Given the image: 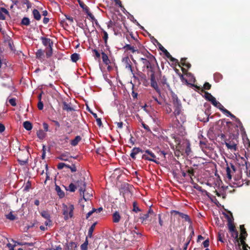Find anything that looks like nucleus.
<instances>
[{"label": "nucleus", "instance_id": "obj_1", "mask_svg": "<svg viewBox=\"0 0 250 250\" xmlns=\"http://www.w3.org/2000/svg\"><path fill=\"white\" fill-rule=\"evenodd\" d=\"M72 182L69 184L68 188H66V189L73 192L78 188L80 195H82V191H85L86 188L85 178L83 176L81 172H78L72 176Z\"/></svg>", "mask_w": 250, "mask_h": 250}, {"label": "nucleus", "instance_id": "obj_2", "mask_svg": "<svg viewBox=\"0 0 250 250\" xmlns=\"http://www.w3.org/2000/svg\"><path fill=\"white\" fill-rule=\"evenodd\" d=\"M221 138L224 140L225 144L228 149L233 151L237 150L238 136L236 134L229 133L228 138H226V135L224 134H222Z\"/></svg>", "mask_w": 250, "mask_h": 250}, {"label": "nucleus", "instance_id": "obj_3", "mask_svg": "<svg viewBox=\"0 0 250 250\" xmlns=\"http://www.w3.org/2000/svg\"><path fill=\"white\" fill-rule=\"evenodd\" d=\"M157 67L159 69V65L157 62L153 63L148 67L149 71L151 73L150 76V85L153 87L156 91L159 94L161 95V90L158 86L157 82L156 81V74H155V69Z\"/></svg>", "mask_w": 250, "mask_h": 250}, {"label": "nucleus", "instance_id": "obj_4", "mask_svg": "<svg viewBox=\"0 0 250 250\" xmlns=\"http://www.w3.org/2000/svg\"><path fill=\"white\" fill-rule=\"evenodd\" d=\"M129 215H127V217L124 223L125 231H127V229H128V230L130 231V234L132 235V236H131V238H130V241H137V239L141 238L142 236V231L139 230L136 226L134 227V229L133 230H130V229H129V226L130 225V224L129 223Z\"/></svg>", "mask_w": 250, "mask_h": 250}, {"label": "nucleus", "instance_id": "obj_5", "mask_svg": "<svg viewBox=\"0 0 250 250\" xmlns=\"http://www.w3.org/2000/svg\"><path fill=\"white\" fill-rule=\"evenodd\" d=\"M143 54L145 58H141L139 60L142 62L146 68H148V67L151 64L156 62V59L155 57L148 51H146Z\"/></svg>", "mask_w": 250, "mask_h": 250}, {"label": "nucleus", "instance_id": "obj_6", "mask_svg": "<svg viewBox=\"0 0 250 250\" xmlns=\"http://www.w3.org/2000/svg\"><path fill=\"white\" fill-rule=\"evenodd\" d=\"M62 208V214L64 215V220H67L72 218L73 216L74 206L73 205L67 206L63 204Z\"/></svg>", "mask_w": 250, "mask_h": 250}, {"label": "nucleus", "instance_id": "obj_7", "mask_svg": "<svg viewBox=\"0 0 250 250\" xmlns=\"http://www.w3.org/2000/svg\"><path fill=\"white\" fill-rule=\"evenodd\" d=\"M171 124L172 127L176 129H182V124L186 121L185 116L181 115L180 117H175Z\"/></svg>", "mask_w": 250, "mask_h": 250}, {"label": "nucleus", "instance_id": "obj_8", "mask_svg": "<svg viewBox=\"0 0 250 250\" xmlns=\"http://www.w3.org/2000/svg\"><path fill=\"white\" fill-rule=\"evenodd\" d=\"M142 158L146 160L153 162L157 164L159 163L158 161L155 159L156 156L154 153L148 149L144 150V154L142 156Z\"/></svg>", "mask_w": 250, "mask_h": 250}, {"label": "nucleus", "instance_id": "obj_9", "mask_svg": "<svg viewBox=\"0 0 250 250\" xmlns=\"http://www.w3.org/2000/svg\"><path fill=\"white\" fill-rule=\"evenodd\" d=\"M173 105L174 108V114L175 117H180L181 116L182 105L179 100L177 98L173 100Z\"/></svg>", "mask_w": 250, "mask_h": 250}, {"label": "nucleus", "instance_id": "obj_10", "mask_svg": "<svg viewBox=\"0 0 250 250\" xmlns=\"http://www.w3.org/2000/svg\"><path fill=\"white\" fill-rule=\"evenodd\" d=\"M81 8L83 9V12L87 15L91 21H95V23H97V20L95 19L93 14H92V13L90 12L89 7L85 4H84Z\"/></svg>", "mask_w": 250, "mask_h": 250}, {"label": "nucleus", "instance_id": "obj_11", "mask_svg": "<svg viewBox=\"0 0 250 250\" xmlns=\"http://www.w3.org/2000/svg\"><path fill=\"white\" fill-rule=\"evenodd\" d=\"M204 92L205 99L210 102L214 106L216 105L218 101H216V99L208 92L204 91Z\"/></svg>", "mask_w": 250, "mask_h": 250}, {"label": "nucleus", "instance_id": "obj_12", "mask_svg": "<svg viewBox=\"0 0 250 250\" xmlns=\"http://www.w3.org/2000/svg\"><path fill=\"white\" fill-rule=\"evenodd\" d=\"M226 217L228 220V226L229 232L234 231L235 226L233 223V218H231L229 215L226 214Z\"/></svg>", "mask_w": 250, "mask_h": 250}, {"label": "nucleus", "instance_id": "obj_13", "mask_svg": "<svg viewBox=\"0 0 250 250\" xmlns=\"http://www.w3.org/2000/svg\"><path fill=\"white\" fill-rule=\"evenodd\" d=\"M40 39L42 41V44L45 46H48V47L51 48L53 47V42L49 38H47L44 37H41Z\"/></svg>", "mask_w": 250, "mask_h": 250}, {"label": "nucleus", "instance_id": "obj_14", "mask_svg": "<svg viewBox=\"0 0 250 250\" xmlns=\"http://www.w3.org/2000/svg\"><path fill=\"white\" fill-rule=\"evenodd\" d=\"M123 62L125 63V68L128 69L130 72L133 73L131 63L129 58L128 57L124 58L123 59Z\"/></svg>", "mask_w": 250, "mask_h": 250}, {"label": "nucleus", "instance_id": "obj_15", "mask_svg": "<svg viewBox=\"0 0 250 250\" xmlns=\"http://www.w3.org/2000/svg\"><path fill=\"white\" fill-rule=\"evenodd\" d=\"M121 216L118 211H115L112 214V221L114 223H119L121 220Z\"/></svg>", "mask_w": 250, "mask_h": 250}, {"label": "nucleus", "instance_id": "obj_16", "mask_svg": "<svg viewBox=\"0 0 250 250\" xmlns=\"http://www.w3.org/2000/svg\"><path fill=\"white\" fill-rule=\"evenodd\" d=\"M139 152H141L142 153H144V150L140 148L139 147H134L133 148L130 153V157L134 160L136 159V155L138 154Z\"/></svg>", "mask_w": 250, "mask_h": 250}, {"label": "nucleus", "instance_id": "obj_17", "mask_svg": "<svg viewBox=\"0 0 250 250\" xmlns=\"http://www.w3.org/2000/svg\"><path fill=\"white\" fill-rule=\"evenodd\" d=\"M77 245L75 242H70L65 245V250H77Z\"/></svg>", "mask_w": 250, "mask_h": 250}, {"label": "nucleus", "instance_id": "obj_18", "mask_svg": "<svg viewBox=\"0 0 250 250\" xmlns=\"http://www.w3.org/2000/svg\"><path fill=\"white\" fill-rule=\"evenodd\" d=\"M72 157L69 155L68 152H65L61 154L59 156L57 157V159L64 161H69V159Z\"/></svg>", "mask_w": 250, "mask_h": 250}, {"label": "nucleus", "instance_id": "obj_19", "mask_svg": "<svg viewBox=\"0 0 250 250\" xmlns=\"http://www.w3.org/2000/svg\"><path fill=\"white\" fill-rule=\"evenodd\" d=\"M172 212L174 213L175 214H178L179 215V216L185 219V221H187V222H191V220L188 216V215L187 214H184L183 213H182V212H180L178 211H176V210H173L172 211Z\"/></svg>", "mask_w": 250, "mask_h": 250}, {"label": "nucleus", "instance_id": "obj_20", "mask_svg": "<svg viewBox=\"0 0 250 250\" xmlns=\"http://www.w3.org/2000/svg\"><path fill=\"white\" fill-rule=\"evenodd\" d=\"M4 14L9 16V12L5 8L0 7V20H5V17L4 15Z\"/></svg>", "mask_w": 250, "mask_h": 250}, {"label": "nucleus", "instance_id": "obj_21", "mask_svg": "<svg viewBox=\"0 0 250 250\" xmlns=\"http://www.w3.org/2000/svg\"><path fill=\"white\" fill-rule=\"evenodd\" d=\"M159 72L160 78H157L158 81H159V83L160 84H162L163 85L166 84L167 86H168L169 85H168V84L167 83V78H166V77L165 76H163L161 78V71H159Z\"/></svg>", "mask_w": 250, "mask_h": 250}, {"label": "nucleus", "instance_id": "obj_22", "mask_svg": "<svg viewBox=\"0 0 250 250\" xmlns=\"http://www.w3.org/2000/svg\"><path fill=\"white\" fill-rule=\"evenodd\" d=\"M62 109L67 112L72 111L74 110L73 107H71L70 104H67L66 102H62Z\"/></svg>", "mask_w": 250, "mask_h": 250}, {"label": "nucleus", "instance_id": "obj_23", "mask_svg": "<svg viewBox=\"0 0 250 250\" xmlns=\"http://www.w3.org/2000/svg\"><path fill=\"white\" fill-rule=\"evenodd\" d=\"M126 51L130 50L133 53L138 52H139L138 49L134 46H132L130 44H126L123 47Z\"/></svg>", "mask_w": 250, "mask_h": 250}, {"label": "nucleus", "instance_id": "obj_24", "mask_svg": "<svg viewBox=\"0 0 250 250\" xmlns=\"http://www.w3.org/2000/svg\"><path fill=\"white\" fill-rule=\"evenodd\" d=\"M200 146L204 152H206V149L208 147V141L206 138L200 141Z\"/></svg>", "mask_w": 250, "mask_h": 250}, {"label": "nucleus", "instance_id": "obj_25", "mask_svg": "<svg viewBox=\"0 0 250 250\" xmlns=\"http://www.w3.org/2000/svg\"><path fill=\"white\" fill-rule=\"evenodd\" d=\"M55 190L60 198H62L64 197V192L61 189V188L57 185H55Z\"/></svg>", "mask_w": 250, "mask_h": 250}, {"label": "nucleus", "instance_id": "obj_26", "mask_svg": "<svg viewBox=\"0 0 250 250\" xmlns=\"http://www.w3.org/2000/svg\"><path fill=\"white\" fill-rule=\"evenodd\" d=\"M102 58L103 62L106 65H108L110 63V61L108 59V56L104 52H102Z\"/></svg>", "mask_w": 250, "mask_h": 250}, {"label": "nucleus", "instance_id": "obj_27", "mask_svg": "<svg viewBox=\"0 0 250 250\" xmlns=\"http://www.w3.org/2000/svg\"><path fill=\"white\" fill-rule=\"evenodd\" d=\"M86 192V190L82 191V195H80L81 196H83V199H84L85 201H87L90 199V198L92 196V193H88V192L86 193H85ZM91 192H92V191H91Z\"/></svg>", "mask_w": 250, "mask_h": 250}, {"label": "nucleus", "instance_id": "obj_28", "mask_svg": "<svg viewBox=\"0 0 250 250\" xmlns=\"http://www.w3.org/2000/svg\"><path fill=\"white\" fill-rule=\"evenodd\" d=\"M82 140V138L80 136H77L74 139L72 140L70 142V144L72 146H76L78 143L80 142V141Z\"/></svg>", "mask_w": 250, "mask_h": 250}, {"label": "nucleus", "instance_id": "obj_29", "mask_svg": "<svg viewBox=\"0 0 250 250\" xmlns=\"http://www.w3.org/2000/svg\"><path fill=\"white\" fill-rule=\"evenodd\" d=\"M32 13L33 15L34 18L37 21H40L41 19V15L37 9H34Z\"/></svg>", "mask_w": 250, "mask_h": 250}, {"label": "nucleus", "instance_id": "obj_30", "mask_svg": "<svg viewBox=\"0 0 250 250\" xmlns=\"http://www.w3.org/2000/svg\"><path fill=\"white\" fill-rule=\"evenodd\" d=\"M23 126L28 131L31 130L33 127L31 123L29 121H25L23 122Z\"/></svg>", "mask_w": 250, "mask_h": 250}, {"label": "nucleus", "instance_id": "obj_31", "mask_svg": "<svg viewBox=\"0 0 250 250\" xmlns=\"http://www.w3.org/2000/svg\"><path fill=\"white\" fill-rule=\"evenodd\" d=\"M149 215L146 213V214H140L139 218L142 224H146V221L148 218Z\"/></svg>", "mask_w": 250, "mask_h": 250}, {"label": "nucleus", "instance_id": "obj_32", "mask_svg": "<svg viewBox=\"0 0 250 250\" xmlns=\"http://www.w3.org/2000/svg\"><path fill=\"white\" fill-rule=\"evenodd\" d=\"M227 167H226V172H227V177L230 180L232 178V171L230 169V167L228 164H227Z\"/></svg>", "mask_w": 250, "mask_h": 250}, {"label": "nucleus", "instance_id": "obj_33", "mask_svg": "<svg viewBox=\"0 0 250 250\" xmlns=\"http://www.w3.org/2000/svg\"><path fill=\"white\" fill-rule=\"evenodd\" d=\"M231 233V236L233 237L235 240L239 243V238H238V231L236 229H234V231H231L230 232Z\"/></svg>", "mask_w": 250, "mask_h": 250}, {"label": "nucleus", "instance_id": "obj_34", "mask_svg": "<svg viewBox=\"0 0 250 250\" xmlns=\"http://www.w3.org/2000/svg\"><path fill=\"white\" fill-rule=\"evenodd\" d=\"M180 62L183 66L186 67L187 68H189L191 66L189 62H187V58H182Z\"/></svg>", "mask_w": 250, "mask_h": 250}, {"label": "nucleus", "instance_id": "obj_35", "mask_svg": "<svg viewBox=\"0 0 250 250\" xmlns=\"http://www.w3.org/2000/svg\"><path fill=\"white\" fill-rule=\"evenodd\" d=\"M126 186H126L125 185L123 188H122L120 189V192H121V193H123V196L124 197L125 196V194H128V193H130V191H129V188H128V185H127Z\"/></svg>", "mask_w": 250, "mask_h": 250}, {"label": "nucleus", "instance_id": "obj_36", "mask_svg": "<svg viewBox=\"0 0 250 250\" xmlns=\"http://www.w3.org/2000/svg\"><path fill=\"white\" fill-rule=\"evenodd\" d=\"M44 51L41 49H38L36 53V57L37 59H41L44 55Z\"/></svg>", "mask_w": 250, "mask_h": 250}, {"label": "nucleus", "instance_id": "obj_37", "mask_svg": "<svg viewBox=\"0 0 250 250\" xmlns=\"http://www.w3.org/2000/svg\"><path fill=\"white\" fill-rule=\"evenodd\" d=\"M37 135L40 139L42 140L45 138L46 134L42 130H39L37 132Z\"/></svg>", "mask_w": 250, "mask_h": 250}, {"label": "nucleus", "instance_id": "obj_38", "mask_svg": "<svg viewBox=\"0 0 250 250\" xmlns=\"http://www.w3.org/2000/svg\"><path fill=\"white\" fill-rule=\"evenodd\" d=\"M133 208L132 211L135 212H138L141 211V209L138 206V203L136 201H134L133 202Z\"/></svg>", "mask_w": 250, "mask_h": 250}, {"label": "nucleus", "instance_id": "obj_39", "mask_svg": "<svg viewBox=\"0 0 250 250\" xmlns=\"http://www.w3.org/2000/svg\"><path fill=\"white\" fill-rule=\"evenodd\" d=\"M71 59L73 62H76L80 59V55L77 53H73L71 55Z\"/></svg>", "mask_w": 250, "mask_h": 250}, {"label": "nucleus", "instance_id": "obj_40", "mask_svg": "<svg viewBox=\"0 0 250 250\" xmlns=\"http://www.w3.org/2000/svg\"><path fill=\"white\" fill-rule=\"evenodd\" d=\"M96 225V223H94L91 226L89 229L88 231V236L89 237H91L92 236V233L94 231V229H95V226Z\"/></svg>", "mask_w": 250, "mask_h": 250}, {"label": "nucleus", "instance_id": "obj_41", "mask_svg": "<svg viewBox=\"0 0 250 250\" xmlns=\"http://www.w3.org/2000/svg\"><path fill=\"white\" fill-rule=\"evenodd\" d=\"M30 20L28 18L24 17L21 21V24L24 25L28 26L30 24Z\"/></svg>", "mask_w": 250, "mask_h": 250}, {"label": "nucleus", "instance_id": "obj_42", "mask_svg": "<svg viewBox=\"0 0 250 250\" xmlns=\"http://www.w3.org/2000/svg\"><path fill=\"white\" fill-rule=\"evenodd\" d=\"M88 244V241L87 237H86L85 242L81 246V250H87Z\"/></svg>", "mask_w": 250, "mask_h": 250}, {"label": "nucleus", "instance_id": "obj_43", "mask_svg": "<svg viewBox=\"0 0 250 250\" xmlns=\"http://www.w3.org/2000/svg\"><path fill=\"white\" fill-rule=\"evenodd\" d=\"M47 50L46 51V56L47 58H50L53 53V48L52 47H51V48L47 47Z\"/></svg>", "mask_w": 250, "mask_h": 250}, {"label": "nucleus", "instance_id": "obj_44", "mask_svg": "<svg viewBox=\"0 0 250 250\" xmlns=\"http://www.w3.org/2000/svg\"><path fill=\"white\" fill-rule=\"evenodd\" d=\"M159 48L161 51H162L164 53V54L166 57L167 56H168V55L170 53L161 44H160V45L159 46Z\"/></svg>", "mask_w": 250, "mask_h": 250}, {"label": "nucleus", "instance_id": "obj_45", "mask_svg": "<svg viewBox=\"0 0 250 250\" xmlns=\"http://www.w3.org/2000/svg\"><path fill=\"white\" fill-rule=\"evenodd\" d=\"M18 161L19 162V163L21 165V166H24L25 165L27 162H28V158H26L24 159H21L20 158H18Z\"/></svg>", "mask_w": 250, "mask_h": 250}, {"label": "nucleus", "instance_id": "obj_46", "mask_svg": "<svg viewBox=\"0 0 250 250\" xmlns=\"http://www.w3.org/2000/svg\"><path fill=\"white\" fill-rule=\"evenodd\" d=\"M102 32L104 34L103 39H104V44H105V45L106 46L107 42V40L108 38V35L107 33L104 30H103Z\"/></svg>", "mask_w": 250, "mask_h": 250}, {"label": "nucleus", "instance_id": "obj_47", "mask_svg": "<svg viewBox=\"0 0 250 250\" xmlns=\"http://www.w3.org/2000/svg\"><path fill=\"white\" fill-rule=\"evenodd\" d=\"M167 58L170 60L171 62H172L173 63L176 65V64L179 63L178 60L172 57V56L169 54L168 56L167 57Z\"/></svg>", "mask_w": 250, "mask_h": 250}, {"label": "nucleus", "instance_id": "obj_48", "mask_svg": "<svg viewBox=\"0 0 250 250\" xmlns=\"http://www.w3.org/2000/svg\"><path fill=\"white\" fill-rule=\"evenodd\" d=\"M41 215L42 217L46 219H48L50 218V214L46 211H42L41 212Z\"/></svg>", "mask_w": 250, "mask_h": 250}, {"label": "nucleus", "instance_id": "obj_49", "mask_svg": "<svg viewBox=\"0 0 250 250\" xmlns=\"http://www.w3.org/2000/svg\"><path fill=\"white\" fill-rule=\"evenodd\" d=\"M6 217L7 219L12 221L16 219V216L13 214L12 212H10L9 213L6 215Z\"/></svg>", "mask_w": 250, "mask_h": 250}, {"label": "nucleus", "instance_id": "obj_50", "mask_svg": "<svg viewBox=\"0 0 250 250\" xmlns=\"http://www.w3.org/2000/svg\"><path fill=\"white\" fill-rule=\"evenodd\" d=\"M214 79L216 82H219L220 80L223 78L222 75L218 73H216L214 75Z\"/></svg>", "mask_w": 250, "mask_h": 250}, {"label": "nucleus", "instance_id": "obj_51", "mask_svg": "<svg viewBox=\"0 0 250 250\" xmlns=\"http://www.w3.org/2000/svg\"><path fill=\"white\" fill-rule=\"evenodd\" d=\"M18 245H20V246L26 245L27 246L33 247L34 246V243L32 242H31V243L21 242V243H18Z\"/></svg>", "mask_w": 250, "mask_h": 250}, {"label": "nucleus", "instance_id": "obj_52", "mask_svg": "<svg viewBox=\"0 0 250 250\" xmlns=\"http://www.w3.org/2000/svg\"><path fill=\"white\" fill-rule=\"evenodd\" d=\"M189 229H191V232L189 234V236L188 238H189V240H191V239L192 238L193 236H194V231L193 230V229L191 226H189Z\"/></svg>", "mask_w": 250, "mask_h": 250}, {"label": "nucleus", "instance_id": "obj_53", "mask_svg": "<svg viewBox=\"0 0 250 250\" xmlns=\"http://www.w3.org/2000/svg\"><path fill=\"white\" fill-rule=\"evenodd\" d=\"M190 151H191V149L190 147V144L189 143H187L186 144V148L185 149V152L187 153V155H189Z\"/></svg>", "mask_w": 250, "mask_h": 250}, {"label": "nucleus", "instance_id": "obj_54", "mask_svg": "<svg viewBox=\"0 0 250 250\" xmlns=\"http://www.w3.org/2000/svg\"><path fill=\"white\" fill-rule=\"evenodd\" d=\"M211 85L208 82H206L203 86V88L206 90H209L210 89Z\"/></svg>", "mask_w": 250, "mask_h": 250}, {"label": "nucleus", "instance_id": "obj_55", "mask_svg": "<svg viewBox=\"0 0 250 250\" xmlns=\"http://www.w3.org/2000/svg\"><path fill=\"white\" fill-rule=\"evenodd\" d=\"M65 125L67 127V128L66 129V131H68V134H70L71 132H72V129L70 128L71 127L70 124L68 122H67L66 123Z\"/></svg>", "mask_w": 250, "mask_h": 250}, {"label": "nucleus", "instance_id": "obj_56", "mask_svg": "<svg viewBox=\"0 0 250 250\" xmlns=\"http://www.w3.org/2000/svg\"><path fill=\"white\" fill-rule=\"evenodd\" d=\"M9 103L13 106H16V105H17L16 102V99L15 98L10 99L9 100Z\"/></svg>", "mask_w": 250, "mask_h": 250}, {"label": "nucleus", "instance_id": "obj_57", "mask_svg": "<svg viewBox=\"0 0 250 250\" xmlns=\"http://www.w3.org/2000/svg\"><path fill=\"white\" fill-rule=\"evenodd\" d=\"M187 172L188 173L189 176H192L194 175V170L193 168H188L187 170Z\"/></svg>", "mask_w": 250, "mask_h": 250}, {"label": "nucleus", "instance_id": "obj_58", "mask_svg": "<svg viewBox=\"0 0 250 250\" xmlns=\"http://www.w3.org/2000/svg\"><path fill=\"white\" fill-rule=\"evenodd\" d=\"M114 2H115V4L116 5H118L119 7H120L121 9L124 8V6L122 5L121 1L120 0H114Z\"/></svg>", "mask_w": 250, "mask_h": 250}, {"label": "nucleus", "instance_id": "obj_59", "mask_svg": "<svg viewBox=\"0 0 250 250\" xmlns=\"http://www.w3.org/2000/svg\"><path fill=\"white\" fill-rule=\"evenodd\" d=\"M153 99H154V100L157 102V103L159 104V105H162L163 104V101L162 100H158L157 98H156V97H154V96H153L152 97Z\"/></svg>", "mask_w": 250, "mask_h": 250}, {"label": "nucleus", "instance_id": "obj_60", "mask_svg": "<svg viewBox=\"0 0 250 250\" xmlns=\"http://www.w3.org/2000/svg\"><path fill=\"white\" fill-rule=\"evenodd\" d=\"M214 106L217 107L221 111H222L223 109L225 108L223 105H222V104H220L219 102H217V104H216V105H214Z\"/></svg>", "mask_w": 250, "mask_h": 250}, {"label": "nucleus", "instance_id": "obj_61", "mask_svg": "<svg viewBox=\"0 0 250 250\" xmlns=\"http://www.w3.org/2000/svg\"><path fill=\"white\" fill-rule=\"evenodd\" d=\"M64 166H65V163H59L57 165V168L60 170L62 169L64 167Z\"/></svg>", "mask_w": 250, "mask_h": 250}, {"label": "nucleus", "instance_id": "obj_62", "mask_svg": "<svg viewBox=\"0 0 250 250\" xmlns=\"http://www.w3.org/2000/svg\"><path fill=\"white\" fill-rule=\"evenodd\" d=\"M31 182L28 181L27 183L26 184V185L24 187V190H28V189L31 188Z\"/></svg>", "mask_w": 250, "mask_h": 250}, {"label": "nucleus", "instance_id": "obj_63", "mask_svg": "<svg viewBox=\"0 0 250 250\" xmlns=\"http://www.w3.org/2000/svg\"><path fill=\"white\" fill-rule=\"evenodd\" d=\"M69 169L72 172H76L77 171L76 167L74 164H72L71 166H70Z\"/></svg>", "mask_w": 250, "mask_h": 250}, {"label": "nucleus", "instance_id": "obj_64", "mask_svg": "<svg viewBox=\"0 0 250 250\" xmlns=\"http://www.w3.org/2000/svg\"><path fill=\"white\" fill-rule=\"evenodd\" d=\"M38 108L39 110H42L43 108V104L41 101H40L38 104Z\"/></svg>", "mask_w": 250, "mask_h": 250}]
</instances>
